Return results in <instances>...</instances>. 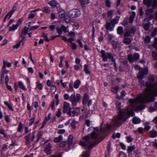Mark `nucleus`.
Instances as JSON below:
<instances>
[{
    "label": "nucleus",
    "instance_id": "26",
    "mask_svg": "<svg viewBox=\"0 0 157 157\" xmlns=\"http://www.w3.org/2000/svg\"><path fill=\"white\" fill-rule=\"evenodd\" d=\"M3 67L6 68V67H10L11 66V64L10 63L8 62L5 60H3Z\"/></svg>",
    "mask_w": 157,
    "mask_h": 157
},
{
    "label": "nucleus",
    "instance_id": "51",
    "mask_svg": "<svg viewBox=\"0 0 157 157\" xmlns=\"http://www.w3.org/2000/svg\"><path fill=\"white\" fill-rule=\"evenodd\" d=\"M55 103V101L53 100L50 105V107H51V109L52 110H54L55 109V107L54 106Z\"/></svg>",
    "mask_w": 157,
    "mask_h": 157
},
{
    "label": "nucleus",
    "instance_id": "42",
    "mask_svg": "<svg viewBox=\"0 0 157 157\" xmlns=\"http://www.w3.org/2000/svg\"><path fill=\"white\" fill-rule=\"evenodd\" d=\"M128 59L130 63H132L135 60L134 59L133 57H132L131 55H128Z\"/></svg>",
    "mask_w": 157,
    "mask_h": 157
},
{
    "label": "nucleus",
    "instance_id": "3",
    "mask_svg": "<svg viewBox=\"0 0 157 157\" xmlns=\"http://www.w3.org/2000/svg\"><path fill=\"white\" fill-rule=\"evenodd\" d=\"M81 100V96L79 93H74L71 95L70 102L73 106H76Z\"/></svg>",
    "mask_w": 157,
    "mask_h": 157
},
{
    "label": "nucleus",
    "instance_id": "20",
    "mask_svg": "<svg viewBox=\"0 0 157 157\" xmlns=\"http://www.w3.org/2000/svg\"><path fill=\"white\" fill-rule=\"evenodd\" d=\"M135 147L134 146H129L127 149V153L128 155L132 154V151L135 149Z\"/></svg>",
    "mask_w": 157,
    "mask_h": 157
},
{
    "label": "nucleus",
    "instance_id": "59",
    "mask_svg": "<svg viewBox=\"0 0 157 157\" xmlns=\"http://www.w3.org/2000/svg\"><path fill=\"white\" fill-rule=\"evenodd\" d=\"M0 134L3 135L5 137L7 136L6 135L5 133V130L2 128L0 130Z\"/></svg>",
    "mask_w": 157,
    "mask_h": 157
},
{
    "label": "nucleus",
    "instance_id": "37",
    "mask_svg": "<svg viewBox=\"0 0 157 157\" xmlns=\"http://www.w3.org/2000/svg\"><path fill=\"white\" fill-rule=\"evenodd\" d=\"M149 123L148 122H145L144 124L145 125V129L147 130L148 131L149 130L150 128V127L149 125Z\"/></svg>",
    "mask_w": 157,
    "mask_h": 157
},
{
    "label": "nucleus",
    "instance_id": "55",
    "mask_svg": "<svg viewBox=\"0 0 157 157\" xmlns=\"http://www.w3.org/2000/svg\"><path fill=\"white\" fill-rule=\"evenodd\" d=\"M157 33V29L155 28L151 34V36L152 37H154L156 35Z\"/></svg>",
    "mask_w": 157,
    "mask_h": 157
},
{
    "label": "nucleus",
    "instance_id": "33",
    "mask_svg": "<svg viewBox=\"0 0 157 157\" xmlns=\"http://www.w3.org/2000/svg\"><path fill=\"white\" fill-rule=\"evenodd\" d=\"M73 136H72L70 135L68 138V144L69 146H71L72 144L73 141Z\"/></svg>",
    "mask_w": 157,
    "mask_h": 157
},
{
    "label": "nucleus",
    "instance_id": "6",
    "mask_svg": "<svg viewBox=\"0 0 157 157\" xmlns=\"http://www.w3.org/2000/svg\"><path fill=\"white\" fill-rule=\"evenodd\" d=\"M143 2L148 8L151 6L152 8L157 7V0H143Z\"/></svg>",
    "mask_w": 157,
    "mask_h": 157
},
{
    "label": "nucleus",
    "instance_id": "13",
    "mask_svg": "<svg viewBox=\"0 0 157 157\" xmlns=\"http://www.w3.org/2000/svg\"><path fill=\"white\" fill-rule=\"evenodd\" d=\"M52 146L50 144L46 145L45 147V151L47 154H50L52 152Z\"/></svg>",
    "mask_w": 157,
    "mask_h": 157
},
{
    "label": "nucleus",
    "instance_id": "7",
    "mask_svg": "<svg viewBox=\"0 0 157 157\" xmlns=\"http://www.w3.org/2000/svg\"><path fill=\"white\" fill-rule=\"evenodd\" d=\"M101 57L102 58V60L105 62L108 59H110L112 57V55L109 52H106L103 50L101 51Z\"/></svg>",
    "mask_w": 157,
    "mask_h": 157
},
{
    "label": "nucleus",
    "instance_id": "9",
    "mask_svg": "<svg viewBox=\"0 0 157 157\" xmlns=\"http://www.w3.org/2000/svg\"><path fill=\"white\" fill-rule=\"evenodd\" d=\"M71 109L70 104L67 101H64L63 104V113H67L68 115V112L71 111Z\"/></svg>",
    "mask_w": 157,
    "mask_h": 157
},
{
    "label": "nucleus",
    "instance_id": "43",
    "mask_svg": "<svg viewBox=\"0 0 157 157\" xmlns=\"http://www.w3.org/2000/svg\"><path fill=\"white\" fill-rule=\"evenodd\" d=\"M131 41V40L129 38H126L124 39V43L127 44H130Z\"/></svg>",
    "mask_w": 157,
    "mask_h": 157
},
{
    "label": "nucleus",
    "instance_id": "8",
    "mask_svg": "<svg viewBox=\"0 0 157 157\" xmlns=\"http://www.w3.org/2000/svg\"><path fill=\"white\" fill-rule=\"evenodd\" d=\"M68 13L69 16L72 18L77 17L81 14L80 11L78 9L72 10L68 11Z\"/></svg>",
    "mask_w": 157,
    "mask_h": 157
},
{
    "label": "nucleus",
    "instance_id": "52",
    "mask_svg": "<svg viewBox=\"0 0 157 157\" xmlns=\"http://www.w3.org/2000/svg\"><path fill=\"white\" fill-rule=\"evenodd\" d=\"M79 1L82 4H87L89 3V0H79Z\"/></svg>",
    "mask_w": 157,
    "mask_h": 157
},
{
    "label": "nucleus",
    "instance_id": "10",
    "mask_svg": "<svg viewBox=\"0 0 157 157\" xmlns=\"http://www.w3.org/2000/svg\"><path fill=\"white\" fill-rule=\"evenodd\" d=\"M80 112V109L79 107H78L74 109L73 110L68 113V115L70 116H78Z\"/></svg>",
    "mask_w": 157,
    "mask_h": 157
},
{
    "label": "nucleus",
    "instance_id": "39",
    "mask_svg": "<svg viewBox=\"0 0 157 157\" xmlns=\"http://www.w3.org/2000/svg\"><path fill=\"white\" fill-rule=\"evenodd\" d=\"M90 152L89 151L84 152L82 154V157H89Z\"/></svg>",
    "mask_w": 157,
    "mask_h": 157
},
{
    "label": "nucleus",
    "instance_id": "14",
    "mask_svg": "<svg viewBox=\"0 0 157 157\" xmlns=\"http://www.w3.org/2000/svg\"><path fill=\"white\" fill-rule=\"evenodd\" d=\"M9 72V71L6 69L5 67H2V69L1 72V79H2L4 76L5 74H7Z\"/></svg>",
    "mask_w": 157,
    "mask_h": 157
},
{
    "label": "nucleus",
    "instance_id": "15",
    "mask_svg": "<svg viewBox=\"0 0 157 157\" xmlns=\"http://www.w3.org/2000/svg\"><path fill=\"white\" fill-rule=\"evenodd\" d=\"M52 8H54L59 5L56 1L55 0H52L50 2L48 3Z\"/></svg>",
    "mask_w": 157,
    "mask_h": 157
},
{
    "label": "nucleus",
    "instance_id": "17",
    "mask_svg": "<svg viewBox=\"0 0 157 157\" xmlns=\"http://www.w3.org/2000/svg\"><path fill=\"white\" fill-rule=\"evenodd\" d=\"M120 17L118 16H117L116 17L112 20L111 21V24L113 25V27L115 26V24H117L118 23Z\"/></svg>",
    "mask_w": 157,
    "mask_h": 157
},
{
    "label": "nucleus",
    "instance_id": "64",
    "mask_svg": "<svg viewBox=\"0 0 157 157\" xmlns=\"http://www.w3.org/2000/svg\"><path fill=\"white\" fill-rule=\"evenodd\" d=\"M119 156H122L123 157H127L126 154L123 152H120Z\"/></svg>",
    "mask_w": 157,
    "mask_h": 157
},
{
    "label": "nucleus",
    "instance_id": "56",
    "mask_svg": "<svg viewBox=\"0 0 157 157\" xmlns=\"http://www.w3.org/2000/svg\"><path fill=\"white\" fill-rule=\"evenodd\" d=\"M114 11L113 10H110L108 11L107 15L108 17H112L113 13Z\"/></svg>",
    "mask_w": 157,
    "mask_h": 157
},
{
    "label": "nucleus",
    "instance_id": "63",
    "mask_svg": "<svg viewBox=\"0 0 157 157\" xmlns=\"http://www.w3.org/2000/svg\"><path fill=\"white\" fill-rule=\"evenodd\" d=\"M154 42L153 44V46L155 48H157V38H155Z\"/></svg>",
    "mask_w": 157,
    "mask_h": 157
},
{
    "label": "nucleus",
    "instance_id": "50",
    "mask_svg": "<svg viewBox=\"0 0 157 157\" xmlns=\"http://www.w3.org/2000/svg\"><path fill=\"white\" fill-rule=\"evenodd\" d=\"M153 57L154 60H157V53L156 52L154 51L152 52Z\"/></svg>",
    "mask_w": 157,
    "mask_h": 157
},
{
    "label": "nucleus",
    "instance_id": "4",
    "mask_svg": "<svg viewBox=\"0 0 157 157\" xmlns=\"http://www.w3.org/2000/svg\"><path fill=\"white\" fill-rule=\"evenodd\" d=\"M135 68L136 69L140 70L137 76L138 78L139 79H142L144 78V75H147L148 73V69L147 68H145L143 69H141L140 67L137 65H136Z\"/></svg>",
    "mask_w": 157,
    "mask_h": 157
},
{
    "label": "nucleus",
    "instance_id": "58",
    "mask_svg": "<svg viewBox=\"0 0 157 157\" xmlns=\"http://www.w3.org/2000/svg\"><path fill=\"white\" fill-rule=\"evenodd\" d=\"M105 4L108 7H110L111 5V2L109 0H106L105 1Z\"/></svg>",
    "mask_w": 157,
    "mask_h": 157
},
{
    "label": "nucleus",
    "instance_id": "19",
    "mask_svg": "<svg viewBox=\"0 0 157 157\" xmlns=\"http://www.w3.org/2000/svg\"><path fill=\"white\" fill-rule=\"evenodd\" d=\"M19 87L22 90L24 91H26L27 89L26 88L25 86L23 83L21 81H19L18 82Z\"/></svg>",
    "mask_w": 157,
    "mask_h": 157
},
{
    "label": "nucleus",
    "instance_id": "49",
    "mask_svg": "<svg viewBox=\"0 0 157 157\" xmlns=\"http://www.w3.org/2000/svg\"><path fill=\"white\" fill-rule=\"evenodd\" d=\"M151 40V38L148 36H147L145 37L144 41L145 42L148 43L150 42Z\"/></svg>",
    "mask_w": 157,
    "mask_h": 157
},
{
    "label": "nucleus",
    "instance_id": "24",
    "mask_svg": "<svg viewBox=\"0 0 157 157\" xmlns=\"http://www.w3.org/2000/svg\"><path fill=\"white\" fill-rule=\"evenodd\" d=\"M111 24L109 22H107L106 25V28L107 30H110L111 31H113V25L111 27Z\"/></svg>",
    "mask_w": 157,
    "mask_h": 157
},
{
    "label": "nucleus",
    "instance_id": "38",
    "mask_svg": "<svg viewBox=\"0 0 157 157\" xmlns=\"http://www.w3.org/2000/svg\"><path fill=\"white\" fill-rule=\"evenodd\" d=\"M77 124V122L75 120H73L71 123V127L74 129H76V127L75 125Z\"/></svg>",
    "mask_w": 157,
    "mask_h": 157
},
{
    "label": "nucleus",
    "instance_id": "54",
    "mask_svg": "<svg viewBox=\"0 0 157 157\" xmlns=\"http://www.w3.org/2000/svg\"><path fill=\"white\" fill-rule=\"evenodd\" d=\"M51 87V92L53 93H55V92L56 91V87L54 85H52Z\"/></svg>",
    "mask_w": 157,
    "mask_h": 157
},
{
    "label": "nucleus",
    "instance_id": "11",
    "mask_svg": "<svg viewBox=\"0 0 157 157\" xmlns=\"http://www.w3.org/2000/svg\"><path fill=\"white\" fill-rule=\"evenodd\" d=\"M22 21V20L21 19H19L17 23L16 24H13L12 26L9 27V31H14L17 29Z\"/></svg>",
    "mask_w": 157,
    "mask_h": 157
},
{
    "label": "nucleus",
    "instance_id": "53",
    "mask_svg": "<svg viewBox=\"0 0 157 157\" xmlns=\"http://www.w3.org/2000/svg\"><path fill=\"white\" fill-rule=\"evenodd\" d=\"M66 145V142L65 141H62L59 144V147H64Z\"/></svg>",
    "mask_w": 157,
    "mask_h": 157
},
{
    "label": "nucleus",
    "instance_id": "18",
    "mask_svg": "<svg viewBox=\"0 0 157 157\" xmlns=\"http://www.w3.org/2000/svg\"><path fill=\"white\" fill-rule=\"evenodd\" d=\"M141 121V120L139 117H134L132 120V123L135 124H140Z\"/></svg>",
    "mask_w": 157,
    "mask_h": 157
},
{
    "label": "nucleus",
    "instance_id": "21",
    "mask_svg": "<svg viewBox=\"0 0 157 157\" xmlns=\"http://www.w3.org/2000/svg\"><path fill=\"white\" fill-rule=\"evenodd\" d=\"M17 6V4H15L11 10L8 12V14L10 15V17H11L14 12L16 10Z\"/></svg>",
    "mask_w": 157,
    "mask_h": 157
},
{
    "label": "nucleus",
    "instance_id": "41",
    "mask_svg": "<svg viewBox=\"0 0 157 157\" xmlns=\"http://www.w3.org/2000/svg\"><path fill=\"white\" fill-rule=\"evenodd\" d=\"M44 12L47 13H49L51 11L50 8L49 7H46L44 8Z\"/></svg>",
    "mask_w": 157,
    "mask_h": 157
},
{
    "label": "nucleus",
    "instance_id": "31",
    "mask_svg": "<svg viewBox=\"0 0 157 157\" xmlns=\"http://www.w3.org/2000/svg\"><path fill=\"white\" fill-rule=\"evenodd\" d=\"M23 129V125L21 122H20L19 123V126L17 128V132H22Z\"/></svg>",
    "mask_w": 157,
    "mask_h": 157
},
{
    "label": "nucleus",
    "instance_id": "5",
    "mask_svg": "<svg viewBox=\"0 0 157 157\" xmlns=\"http://www.w3.org/2000/svg\"><path fill=\"white\" fill-rule=\"evenodd\" d=\"M146 86L149 89L154 96L157 94V82L154 84H151L149 82L146 83Z\"/></svg>",
    "mask_w": 157,
    "mask_h": 157
},
{
    "label": "nucleus",
    "instance_id": "36",
    "mask_svg": "<svg viewBox=\"0 0 157 157\" xmlns=\"http://www.w3.org/2000/svg\"><path fill=\"white\" fill-rule=\"evenodd\" d=\"M51 115V113H49L48 115V117H45L43 122L44 123L46 124L47 122L50 119Z\"/></svg>",
    "mask_w": 157,
    "mask_h": 157
},
{
    "label": "nucleus",
    "instance_id": "62",
    "mask_svg": "<svg viewBox=\"0 0 157 157\" xmlns=\"http://www.w3.org/2000/svg\"><path fill=\"white\" fill-rule=\"evenodd\" d=\"M156 109L155 107H150L148 109V111L150 112H152L154 111H156Z\"/></svg>",
    "mask_w": 157,
    "mask_h": 157
},
{
    "label": "nucleus",
    "instance_id": "34",
    "mask_svg": "<svg viewBox=\"0 0 157 157\" xmlns=\"http://www.w3.org/2000/svg\"><path fill=\"white\" fill-rule=\"evenodd\" d=\"M123 32V29L121 26L119 27L117 29V33L119 35H121Z\"/></svg>",
    "mask_w": 157,
    "mask_h": 157
},
{
    "label": "nucleus",
    "instance_id": "29",
    "mask_svg": "<svg viewBox=\"0 0 157 157\" xmlns=\"http://www.w3.org/2000/svg\"><path fill=\"white\" fill-rule=\"evenodd\" d=\"M81 82L78 79L76 80L75 81L74 83V87L76 89L78 88Z\"/></svg>",
    "mask_w": 157,
    "mask_h": 157
},
{
    "label": "nucleus",
    "instance_id": "46",
    "mask_svg": "<svg viewBox=\"0 0 157 157\" xmlns=\"http://www.w3.org/2000/svg\"><path fill=\"white\" fill-rule=\"evenodd\" d=\"M154 11L152 9H149L147 10L146 11V14L147 15H148L151 13L153 12Z\"/></svg>",
    "mask_w": 157,
    "mask_h": 157
},
{
    "label": "nucleus",
    "instance_id": "16",
    "mask_svg": "<svg viewBox=\"0 0 157 157\" xmlns=\"http://www.w3.org/2000/svg\"><path fill=\"white\" fill-rule=\"evenodd\" d=\"M59 17L60 20L63 19L65 17V12L63 10H61L58 12Z\"/></svg>",
    "mask_w": 157,
    "mask_h": 157
},
{
    "label": "nucleus",
    "instance_id": "23",
    "mask_svg": "<svg viewBox=\"0 0 157 157\" xmlns=\"http://www.w3.org/2000/svg\"><path fill=\"white\" fill-rule=\"evenodd\" d=\"M25 41V40H23L22 39H21V40L17 43L16 45L13 46L14 48H18L20 47L21 43H22V45H23Z\"/></svg>",
    "mask_w": 157,
    "mask_h": 157
},
{
    "label": "nucleus",
    "instance_id": "32",
    "mask_svg": "<svg viewBox=\"0 0 157 157\" xmlns=\"http://www.w3.org/2000/svg\"><path fill=\"white\" fill-rule=\"evenodd\" d=\"M36 88H38L39 90H41L43 89V86L42 84L38 81L36 82Z\"/></svg>",
    "mask_w": 157,
    "mask_h": 157
},
{
    "label": "nucleus",
    "instance_id": "40",
    "mask_svg": "<svg viewBox=\"0 0 157 157\" xmlns=\"http://www.w3.org/2000/svg\"><path fill=\"white\" fill-rule=\"evenodd\" d=\"M63 98L65 100H69L70 101L71 96H70L69 94H65L63 95Z\"/></svg>",
    "mask_w": 157,
    "mask_h": 157
},
{
    "label": "nucleus",
    "instance_id": "25",
    "mask_svg": "<svg viewBox=\"0 0 157 157\" xmlns=\"http://www.w3.org/2000/svg\"><path fill=\"white\" fill-rule=\"evenodd\" d=\"M63 140V136L62 135H59L58 137L55 138L54 140V141L55 143H58Z\"/></svg>",
    "mask_w": 157,
    "mask_h": 157
},
{
    "label": "nucleus",
    "instance_id": "60",
    "mask_svg": "<svg viewBox=\"0 0 157 157\" xmlns=\"http://www.w3.org/2000/svg\"><path fill=\"white\" fill-rule=\"evenodd\" d=\"M79 27V25L78 23H75L73 25V28L75 29H77Z\"/></svg>",
    "mask_w": 157,
    "mask_h": 157
},
{
    "label": "nucleus",
    "instance_id": "61",
    "mask_svg": "<svg viewBox=\"0 0 157 157\" xmlns=\"http://www.w3.org/2000/svg\"><path fill=\"white\" fill-rule=\"evenodd\" d=\"M133 57L135 60H137L139 58V55L138 53H136L134 55Z\"/></svg>",
    "mask_w": 157,
    "mask_h": 157
},
{
    "label": "nucleus",
    "instance_id": "57",
    "mask_svg": "<svg viewBox=\"0 0 157 157\" xmlns=\"http://www.w3.org/2000/svg\"><path fill=\"white\" fill-rule=\"evenodd\" d=\"M42 36L45 38V39L48 42L50 40L47 37V34L44 33H43L42 34Z\"/></svg>",
    "mask_w": 157,
    "mask_h": 157
},
{
    "label": "nucleus",
    "instance_id": "22",
    "mask_svg": "<svg viewBox=\"0 0 157 157\" xmlns=\"http://www.w3.org/2000/svg\"><path fill=\"white\" fill-rule=\"evenodd\" d=\"M89 100V97L87 95L85 94L82 98V102L83 105L87 104V101Z\"/></svg>",
    "mask_w": 157,
    "mask_h": 157
},
{
    "label": "nucleus",
    "instance_id": "47",
    "mask_svg": "<svg viewBox=\"0 0 157 157\" xmlns=\"http://www.w3.org/2000/svg\"><path fill=\"white\" fill-rule=\"evenodd\" d=\"M121 134L119 133H114L112 137L113 138L115 139L116 138H119Z\"/></svg>",
    "mask_w": 157,
    "mask_h": 157
},
{
    "label": "nucleus",
    "instance_id": "48",
    "mask_svg": "<svg viewBox=\"0 0 157 157\" xmlns=\"http://www.w3.org/2000/svg\"><path fill=\"white\" fill-rule=\"evenodd\" d=\"M61 28L62 29V30L65 33H66L67 32H68V28L66 27L64 25H62L61 26Z\"/></svg>",
    "mask_w": 157,
    "mask_h": 157
},
{
    "label": "nucleus",
    "instance_id": "44",
    "mask_svg": "<svg viewBox=\"0 0 157 157\" xmlns=\"http://www.w3.org/2000/svg\"><path fill=\"white\" fill-rule=\"evenodd\" d=\"M114 38V36L113 35L110 34L108 35V39L111 42L112 41L113 42V43Z\"/></svg>",
    "mask_w": 157,
    "mask_h": 157
},
{
    "label": "nucleus",
    "instance_id": "2",
    "mask_svg": "<svg viewBox=\"0 0 157 157\" xmlns=\"http://www.w3.org/2000/svg\"><path fill=\"white\" fill-rule=\"evenodd\" d=\"M94 130L90 136H86L83 137L82 138V141L80 143V145L83 147L87 148L89 150H91L94 147L97 143L95 142L98 141L99 138V136L97 132H98V128H93L90 127L88 129V132Z\"/></svg>",
    "mask_w": 157,
    "mask_h": 157
},
{
    "label": "nucleus",
    "instance_id": "28",
    "mask_svg": "<svg viewBox=\"0 0 157 157\" xmlns=\"http://www.w3.org/2000/svg\"><path fill=\"white\" fill-rule=\"evenodd\" d=\"M84 71L86 74H90V71L89 69V67L87 65H84Z\"/></svg>",
    "mask_w": 157,
    "mask_h": 157
},
{
    "label": "nucleus",
    "instance_id": "12",
    "mask_svg": "<svg viewBox=\"0 0 157 157\" xmlns=\"http://www.w3.org/2000/svg\"><path fill=\"white\" fill-rule=\"evenodd\" d=\"M28 29L26 27H25L22 30L21 33V37L22 39H23V40H25V35L27 34L28 31Z\"/></svg>",
    "mask_w": 157,
    "mask_h": 157
},
{
    "label": "nucleus",
    "instance_id": "27",
    "mask_svg": "<svg viewBox=\"0 0 157 157\" xmlns=\"http://www.w3.org/2000/svg\"><path fill=\"white\" fill-rule=\"evenodd\" d=\"M5 105L8 107V108L12 111H13V109L12 107L13 105L12 104H9L7 101H4Z\"/></svg>",
    "mask_w": 157,
    "mask_h": 157
},
{
    "label": "nucleus",
    "instance_id": "45",
    "mask_svg": "<svg viewBox=\"0 0 157 157\" xmlns=\"http://www.w3.org/2000/svg\"><path fill=\"white\" fill-rule=\"evenodd\" d=\"M119 89V88L118 87H112L111 89V91L112 92L114 93L115 94H116Z\"/></svg>",
    "mask_w": 157,
    "mask_h": 157
},
{
    "label": "nucleus",
    "instance_id": "1",
    "mask_svg": "<svg viewBox=\"0 0 157 157\" xmlns=\"http://www.w3.org/2000/svg\"><path fill=\"white\" fill-rule=\"evenodd\" d=\"M155 96L147 87L143 94L137 96L135 99L131 98L129 100L130 107L126 109H121V103L117 101L116 106L119 110L118 114L112 120V125L114 127H118L129 118L130 116H133L135 114L132 111H141L145 108L144 103L148 102H153L155 101Z\"/></svg>",
    "mask_w": 157,
    "mask_h": 157
},
{
    "label": "nucleus",
    "instance_id": "35",
    "mask_svg": "<svg viewBox=\"0 0 157 157\" xmlns=\"http://www.w3.org/2000/svg\"><path fill=\"white\" fill-rule=\"evenodd\" d=\"M150 135L151 137L155 138L157 136V132L155 131H151L150 132Z\"/></svg>",
    "mask_w": 157,
    "mask_h": 157
},
{
    "label": "nucleus",
    "instance_id": "30",
    "mask_svg": "<svg viewBox=\"0 0 157 157\" xmlns=\"http://www.w3.org/2000/svg\"><path fill=\"white\" fill-rule=\"evenodd\" d=\"M136 15V13L135 12H132V15H131L129 17V22L132 23L133 21L134 18Z\"/></svg>",
    "mask_w": 157,
    "mask_h": 157
}]
</instances>
